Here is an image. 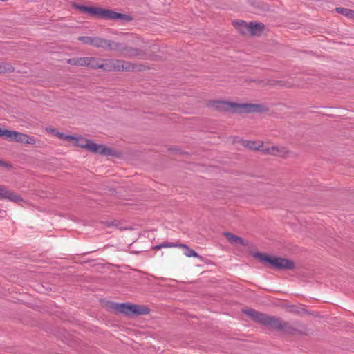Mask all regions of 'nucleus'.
<instances>
[{
  "label": "nucleus",
  "mask_w": 354,
  "mask_h": 354,
  "mask_svg": "<svg viewBox=\"0 0 354 354\" xmlns=\"http://www.w3.org/2000/svg\"><path fill=\"white\" fill-rule=\"evenodd\" d=\"M103 71L129 72L140 71L142 66H138L130 62L118 59H104Z\"/></svg>",
  "instance_id": "4"
},
{
  "label": "nucleus",
  "mask_w": 354,
  "mask_h": 354,
  "mask_svg": "<svg viewBox=\"0 0 354 354\" xmlns=\"http://www.w3.org/2000/svg\"><path fill=\"white\" fill-rule=\"evenodd\" d=\"M2 199L9 200L17 203L23 201V198L19 195H17L4 186L0 185V200Z\"/></svg>",
  "instance_id": "12"
},
{
  "label": "nucleus",
  "mask_w": 354,
  "mask_h": 354,
  "mask_svg": "<svg viewBox=\"0 0 354 354\" xmlns=\"http://www.w3.org/2000/svg\"><path fill=\"white\" fill-rule=\"evenodd\" d=\"M124 44V43L109 40L107 50L116 52L121 55Z\"/></svg>",
  "instance_id": "17"
},
{
  "label": "nucleus",
  "mask_w": 354,
  "mask_h": 354,
  "mask_svg": "<svg viewBox=\"0 0 354 354\" xmlns=\"http://www.w3.org/2000/svg\"><path fill=\"white\" fill-rule=\"evenodd\" d=\"M245 146L250 149L261 151V149L265 148V147H263V145H260L258 142L254 141H246Z\"/></svg>",
  "instance_id": "23"
},
{
  "label": "nucleus",
  "mask_w": 354,
  "mask_h": 354,
  "mask_svg": "<svg viewBox=\"0 0 354 354\" xmlns=\"http://www.w3.org/2000/svg\"><path fill=\"white\" fill-rule=\"evenodd\" d=\"M90 151L105 156L119 157L120 156V153L113 148L107 147L104 145L96 144L91 141H90Z\"/></svg>",
  "instance_id": "7"
},
{
  "label": "nucleus",
  "mask_w": 354,
  "mask_h": 354,
  "mask_svg": "<svg viewBox=\"0 0 354 354\" xmlns=\"http://www.w3.org/2000/svg\"><path fill=\"white\" fill-rule=\"evenodd\" d=\"M67 63L75 66H86L88 64V59L87 57H73L68 59Z\"/></svg>",
  "instance_id": "19"
},
{
  "label": "nucleus",
  "mask_w": 354,
  "mask_h": 354,
  "mask_svg": "<svg viewBox=\"0 0 354 354\" xmlns=\"http://www.w3.org/2000/svg\"><path fill=\"white\" fill-rule=\"evenodd\" d=\"M107 308L115 313H120L127 315H146L150 312V309L143 305L130 304H118L109 302Z\"/></svg>",
  "instance_id": "3"
},
{
  "label": "nucleus",
  "mask_w": 354,
  "mask_h": 354,
  "mask_svg": "<svg viewBox=\"0 0 354 354\" xmlns=\"http://www.w3.org/2000/svg\"><path fill=\"white\" fill-rule=\"evenodd\" d=\"M261 151L266 154H270L281 158H285L290 153V151L286 149V147L281 146L265 147L261 149Z\"/></svg>",
  "instance_id": "10"
},
{
  "label": "nucleus",
  "mask_w": 354,
  "mask_h": 354,
  "mask_svg": "<svg viewBox=\"0 0 354 354\" xmlns=\"http://www.w3.org/2000/svg\"><path fill=\"white\" fill-rule=\"evenodd\" d=\"M109 39L99 37H90V45L107 50Z\"/></svg>",
  "instance_id": "16"
},
{
  "label": "nucleus",
  "mask_w": 354,
  "mask_h": 354,
  "mask_svg": "<svg viewBox=\"0 0 354 354\" xmlns=\"http://www.w3.org/2000/svg\"><path fill=\"white\" fill-rule=\"evenodd\" d=\"M14 71L13 66L8 63L0 62V73H11Z\"/></svg>",
  "instance_id": "22"
},
{
  "label": "nucleus",
  "mask_w": 354,
  "mask_h": 354,
  "mask_svg": "<svg viewBox=\"0 0 354 354\" xmlns=\"http://www.w3.org/2000/svg\"><path fill=\"white\" fill-rule=\"evenodd\" d=\"M335 10L337 13L354 20V10L342 7L336 8Z\"/></svg>",
  "instance_id": "21"
},
{
  "label": "nucleus",
  "mask_w": 354,
  "mask_h": 354,
  "mask_svg": "<svg viewBox=\"0 0 354 354\" xmlns=\"http://www.w3.org/2000/svg\"><path fill=\"white\" fill-rule=\"evenodd\" d=\"M281 326L280 331L285 334H301V331L299 328V324H297L296 323L292 324L289 322L282 320Z\"/></svg>",
  "instance_id": "13"
},
{
  "label": "nucleus",
  "mask_w": 354,
  "mask_h": 354,
  "mask_svg": "<svg viewBox=\"0 0 354 354\" xmlns=\"http://www.w3.org/2000/svg\"><path fill=\"white\" fill-rule=\"evenodd\" d=\"M241 26H243L248 32L252 35H259L264 30V25L261 23L246 22L241 21Z\"/></svg>",
  "instance_id": "11"
},
{
  "label": "nucleus",
  "mask_w": 354,
  "mask_h": 354,
  "mask_svg": "<svg viewBox=\"0 0 354 354\" xmlns=\"http://www.w3.org/2000/svg\"><path fill=\"white\" fill-rule=\"evenodd\" d=\"M90 15L106 20L131 21L133 17L129 15L117 12L111 9L90 6Z\"/></svg>",
  "instance_id": "5"
},
{
  "label": "nucleus",
  "mask_w": 354,
  "mask_h": 354,
  "mask_svg": "<svg viewBox=\"0 0 354 354\" xmlns=\"http://www.w3.org/2000/svg\"><path fill=\"white\" fill-rule=\"evenodd\" d=\"M267 84L270 85H276L279 84V82L274 81L273 82H268Z\"/></svg>",
  "instance_id": "31"
},
{
  "label": "nucleus",
  "mask_w": 354,
  "mask_h": 354,
  "mask_svg": "<svg viewBox=\"0 0 354 354\" xmlns=\"http://www.w3.org/2000/svg\"><path fill=\"white\" fill-rule=\"evenodd\" d=\"M243 312L253 321L267 326L270 330H281L282 319L280 317L268 315L252 308L243 310Z\"/></svg>",
  "instance_id": "2"
},
{
  "label": "nucleus",
  "mask_w": 354,
  "mask_h": 354,
  "mask_svg": "<svg viewBox=\"0 0 354 354\" xmlns=\"http://www.w3.org/2000/svg\"><path fill=\"white\" fill-rule=\"evenodd\" d=\"M207 106L219 111H230L233 113H261L268 111L262 104H239L223 100H211L208 102Z\"/></svg>",
  "instance_id": "1"
},
{
  "label": "nucleus",
  "mask_w": 354,
  "mask_h": 354,
  "mask_svg": "<svg viewBox=\"0 0 354 354\" xmlns=\"http://www.w3.org/2000/svg\"><path fill=\"white\" fill-rule=\"evenodd\" d=\"M57 137L59 138V139L65 140L68 142H71V140L73 139V136L66 135L64 133L60 132L57 133Z\"/></svg>",
  "instance_id": "24"
},
{
  "label": "nucleus",
  "mask_w": 354,
  "mask_h": 354,
  "mask_svg": "<svg viewBox=\"0 0 354 354\" xmlns=\"http://www.w3.org/2000/svg\"><path fill=\"white\" fill-rule=\"evenodd\" d=\"M79 40L84 41L85 43H87L88 40V37H80Z\"/></svg>",
  "instance_id": "30"
},
{
  "label": "nucleus",
  "mask_w": 354,
  "mask_h": 354,
  "mask_svg": "<svg viewBox=\"0 0 354 354\" xmlns=\"http://www.w3.org/2000/svg\"><path fill=\"white\" fill-rule=\"evenodd\" d=\"M104 59L90 57V68L104 70Z\"/></svg>",
  "instance_id": "20"
},
{
  "label": "nucleus",
  "mask_w": 354,
  "mask_h": 354,
  "mask_svg": "<svg viewBox=\"0 0 354 354\" xmlns=\"http://www.w3.org/2000/svg\"><path fill=\"white\" fill-rule=\"evenodd\" d=\"M46 131L48 132L53 133L55 136H57V133H59V131L57 129H52V128L48 127V128H46Z\"/></svg>",
  "instance_id": "28"
},
{
  "label": "nucleus",
  "mask_w": 354,
  "mask_h": 354,
  "mask_svg": "<svg viewBox=\"0 0 354 354\" xmlns=\"http://www.w3.org/2000/svg\"><path fill=\"white\" fill-rule=\"evenodd\" d=\"M223 236L232 244H238L243 246L250 247V243L248 241H245L241 237L231 232H224Z\"/></svg>",
  "instance_id": "14"
},
{
  "label": "nucleus",
  "mask_w": 354,
  "mask_h": 354,
  "mask_svg": "<svg viewBox=\"0 0 354 354\" xmlns=\"http://www.w3.org/2000/svg\"><path fill=\"white\" fill-rule=\"evenodd\" d=\"M121 55L126 58L145 59L147 55L140 48L124 44Z\"/></svg>",
  "instance_id": "9"
},
{
  "label": "nucleus",
  "mask_w": 354,
  "mask_h": 354,
  "mask_svg": "<svg viewBox=\"0 0 354 354\" xmlns=\"http://www.w3.org/2000/svg\"><path fill=\"white\" fill-rule=\"evenodd\" d=\"M240 22H236L235 24V27L239 30V31L242 34H246L248 30L245 29L243 26H241Z\"/></svg>",
  "instance_id": "26"
},
{
  "label": "nucleus",
  "mask_w": 354,
  "mask_h": 354,
  "mask_svg": "<svg viewBox=\"0 0 354 354\" xmlns=\"http://www.w3.org/2000/svg\"><path fill=\"white\" fill-rule=\"evenodd\" d=\"M71 145L74 147H80L81 148H88V140L82 137H75L73 136V139L71 140Z\"/></svg>",
  "instance_id": "18"
},
{
  "label": "nucleus",
  "mask_w": 354,
  "mask_h": 354,
  "mask_svg": "<svg viewBox=\"0 0 354 354\" xmlns=\"http://www.w3.org/2000/svg\"><path fill=\"white\" fill-rule=\"evenodd\" d=\"M0 166L6 167L7 166V163L0 160Z\"/></svg>",
  "instance_id": "32"
},
{
  "label": "nucleus",
  "mask_w": 354,
  "mask_h": 354,
  "mask_svg": "<svg viewBox=\"0 0 354 354\" xmlns=\"http://www.w3.org/2000/svg\"><path fill=\"white\" fill-rule=\"evenodd\" d=\"M8 130L7 129H3L0 128V137L6 138Z\"/></svg>",
  "instance_id": "29"
},
{
  "label": "nucleus",
  "mask_w": 354,
  "mask_h": 354,
  "mask_svg": "<svg viewBox=\"0 0 354 354\" xmlns=\"http://www.w3.org/2000/svg\"><path fill=\"white\" fill-rule=\"evenodd\" d=\"M35 143H36L35 138L30 137L26 134V138L24 144L35 145Z\"/></svg>",
  "instance_id": "25"
},
{
  "label": "nucleus",
  "mask_w": 354,
  "mask_h": 354,
  "mask_svg": "<svg viewBox=\"0 0 354 354\" xmlns=\"http://www.w3.org/2000/svg\"><path fill=\"white\" fill-rule=\"evenodd\" d=\"M172 247H179L181 248H184L186 250L185 254L187 257H199V255L197 252H196L194 250L189 248L186 244L184 243H179V244H175L171 242H164L162 243H160L159 245H157L152 248L153 250H160L163 248H172Z\"/></svg>",
  "instance_id": "8"
},
{
  "label": "nucleus",
  "mask_w": 354,
  "mask_h": 354,
  "mask_svg": "<svg viewBox=\"0 0 354 354\" xmlns=\"http://www.w3.org/2000/svg\"><path fill=\"white\" fill-rule=\"evenodd\" d=\"M74 6L84 12L88 13V6H79L77 4H75Z\"/></svg>",
  "instance_id": "27"
},
{
  "label": "nucleus",
  "mask_w": 354,
  "mask_h": 354,
  "mask_svg": "<svg viewBox=\"0 0 354 354\" xmlns=\"http://www.w3.org/2000/svg\"><path fill=\"white\" fill-rule=\"evenodd\" d=\"M252 256L259 259L261 261L270 263L276 269L293 270L295 268L293 261L285 258L270 257L269 255L258 252L252 253Z\"/></svg>",
  "instance_id": "6"
},
{
  "label": "nucleus",
  "mask_w": 354,
  "mask_h": 354,
  "mask_svg": "<svg viewBox=\"0 0 354 354\" xmlns=\"http://www.w3.org/2000/svg\"><path fill=\"white\" fill-rule=\"evenodd\" d=\"M26 138V134L25 133L8 130L6 139H8L10 141H15L20 143H24Z\"/></svg>",
  "instance_id": "15"
}]
</instances>
